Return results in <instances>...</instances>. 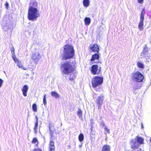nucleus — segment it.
Masks as SVG:
<instances>
[{
    "label": "nucleus",
    "mask_w": 151,
    "mask_h": 151,
    "mask_svg": "<svg viewBox=\"0 0 151 151\" xmlns=\"http://www.w3.org/2000/svg\"><path fill=\"white\" fill-rule=\"evenodd\" d=\"M63 50L62 54L61 59L66 60L72 58L75 55L74 47L68 44L63 47Z\"/></svg>",
    "instance_id": "obj_1"
},
{
    "label": "nucleus",
    "mask_w": 151,
    "mask_h": 151,
    "mask_svg": "<svg viewBox=\"0 0 151 151\" xmlns=\"http://www.w3.org/2000/svg\"><path fill=\"white\" fill-rule=\"evenodd\" d=\"M60 70L63 74L68 75L73 71L72 63L68 61L62 62L60 63Z\"/></svg>",
    "instance_id": "obj_2"
},
{
    "label": "nucleus",
    "mask_w": 151,
    "mask_h": 151,
    "mask_svg": "<svg viewBox=\"0 0 151 151\" xmlns=\"http://www.w3.org/2000/svg\"><path fill=\"white\" fill-rule=\"evenodd\" d=\"M40 16L39 11L37 9H28L27 18L29 20L32 21H36Z\"/></svg>",
    "instance_id": "obj_3"
},
{
    "label": "nucleus",
    "mask_w": 151,
    "mask_h": 151,
    "mask_svg": "<svg viewBox=\"0 0 151 151\" xmlns=\"http://www.w3.org/2000/svg\"><path fill=\"white\" fill-rule=\"evenodd\" d=\"M131 77L133 81L137 82H142L144 78L142 74L138 71L132 73Z\"/></svg>",
    "instance_id": "obj_4"
},
{
    "label": "nucleus",
    "mask_w": 151,
    "mask_h": 151,
    "mask_svg": "<svg viewBox=\"0 0 151 151\" xmlns=\"http://www.w3.org/2000/svg\"><path fill=\"white\" fill-rule=\"evenodd\" d=\"M103 81V78L99 76H95L92 79V85L93 88H96L101 85Z\"/></svg>",
    "instance_id": "obj_5"
},
{
    "label": "nucleus",
    "mask_w": 151,
    "mask_h": 151,
    "mask_svg": "<svg viewBox=\"0 0 151 151\" xmlns=\"http://www.w3.org/2000/svg\"><path fill=\"white\" fill-rule=\"evenodd\" d=\"M148 48L146 45L143 49L142 52L141 53V56L143 58H145L147 60L149 59L150 54L148 52Z\"/></svg>",
    "instance_id": "obj_6"
},
{
    "label": "nucleus",
    "mask_w": 151,
    "mask_h": 151,
    "mask_svg": "<svg viewBox=\"0 0 151 151\" xmlns=\"http://www.w3.org/2000/svg\"><path fill=\"white\" fill-rule=\"evenodd\" d=\"M41 58V56L39 52H33L31 56V59L36 64H37Z\"/></svg>",
    "instance_id": "obj_7"
},
{
    "label": "nucleus",
    "mask_w": 151,
    "mask_h": 151,
    "mask_svg": "<svg viewBox=\"0 0 151 151\" xmlns=\"http://www.w3.org/2000/svg\"><path fill=\"white\" fill-rule=\"evenodd\" d=\"M104 100V96L102 95L97 97L96 102L97 104L99 109H100L101 108V106L103 104Z\"/></svg>",
    "instance_id": "obj_8"
},
{
    "label": "nucleus",
    "mask_w": 151,
    "mask_h": 151,
    "mask_svg": "<svg viewBox=\"0 0 151 151\" xmlns=\"http://www.w3.org/2000/svg\"><path fill=\"white\" fill-rule=\"evenodd\" d=\"M130 144L131 149L134 150L138 149L140 146V145L134 139L131 140Z\"/></svg>",
    "instance_id": "obj_9"
},
{
    "label": "nucleus",
    "mask_w": 151,
    "mask_h": 151,
    "mask_svg": "<svg viewBox=\"0 0 151 151\" xmlns=\"http://www.w3.org/2000/svg\"><path fill=\"white\" fill-rule=\"evenodd\" d=\"M38 7V3L35 1H31L29 4V7L28 9H37Z\"/></svg>",
    "instance_id": "obj_10"
},
{
    "label": "nucleus",
    "mask_w": 151,
    "mask_h": 151,
    "mask_svg": "<svg viewBox=\"0 0 151 151\" xmlns=\"http://www.w3.org/2000/svg\"><path fill=\"white\" fill-rule=\"evenodd\" d=\"M98 68V67L97 65H93L91 67V69L90 70L91 73L94 75L97 74Z\"/></svg>",
    "instance_id": "obj_11"
},
{
    "label": "nucleus",
    "mask_w": 151,
    "mask_h": 151,
    "mask_svg": "<svg viewBox=\"0 0 151 151\" xmlns=\"http://www.w3.org/2000/svg\"><path fill=\"white\" fill-rule=\"evenodd\" d=\"M91 50L93 52L98 53L99 48V46L96 44H94L90 47Z\"/></svg>",
    "instance_id": "obj_12"
},
{
    "label": "nucleus",
    "mask_w": 151,
    "mask_h": 151,
    "mask_svg": "<svg viewBox=\"0 0 151 151\" xmlns=\"http://www.w3.org/2000/svg\"><path fill=\"white\" fill-rule=\"evenodd\" d=\"M140 82H136V83L134 85L133 88V91L134 93V92L135 91L140 88L141 86V85L139 83Z\"/></svg>",
    "instance_id": "obj_13"
},
{
    "label": "nucleus",
    "mask_w": 151,
    "mask_h": 151,
    "mask_svg": "<svg viewBox=\"0 0 151 151\" xmlns=\"http://www.w3.org/2000/svg\"><path fill=\"white\" fill-rule=\"evenodd\" d=\"M28 89V87L27 85H25L23 86L22 91V92L24 96H27V93Z\"/></svg>",
    "instance_id": "obj_14"
},
{
    "label": "nucleus",
    "mask_w": 151,
    "mask_h": 151,
    "mask_svg": "<svg viewBox=\"0 0 151 151\" xmlns=\"http://www.w3.org/2000/svg\"><path fill=\"white\" fill-rule=\"evenodd\" d=\"M134 140H136V141L137 143H138V144L140 145L142 144L143 143V139L141 137L137 136L136 137Z\"/></svg>",
    "instance_id": "obj_15"
},
{
    "label": "nucleus",
    "mask_w": 151,
    "mask_h": 151,
    "mask_svg": "<svg viewBox=\"0 0 151 151\" xmlns=\"http://www.w3.org/2000/svg\"><path fill=\"white\" fill-rule=\"evenodd\" d=\"M99 54L98 53H95L92 55L91 60V61L93 62L95 60H98L99 59Z\"/></svg>",
    "instance_id": "obj_16"
},
{
    "label": "nucleus",
    "mask_w": 151,
    "mask_h": 151,
    "mask_svg": "<svg viewBox=\"0 0 151 151\" xmlns=\"http://www.w3.org/2000/svg\"><path fill=\"white\" fill-rule=\"evenodd\" d=\"M111 148L109 145H105L102 147L101 151H110Z\"/></svg>",
    "instance_id": "obj_17"
},
{
    "label": "nucleus",
    "mask_w": 151,
    "mask_h": 151,
    "mask_svg": "<svg viewBox=\"0 0 151 151\" xmlns=\"http://www.w3.org/2000/svg\"><path fill=\"white\" fill-rule=\"evenodd\" d=\"M85 24L86 25H89L91 22V19L89 17H86L84 19Z\"/></svg>",
    "instance_id": "obj_18"
},
{
    "label": "nucleus",
    "mask_w": 151,
    "mask_h": 151,
    "mask_svg": "<svg viewBox=\"0 0 151 151\" xmlns=\"http://www.w3.org/2000/svg\"><path fill=\"white\" fill-rule=\"evenodd\" d=\"M50 150H55V147L54 145V142L52 139H50Z\"/></svg>",
    "instance_id": "obj_19"
},
{
    "label": "nucleus",
    "mask_w": 151,
    "mask_h": 151,
    "mask_svg": "<svg viewBox=\"0 0 151 151\" xmlns=\"http://www.w3.org/2000/svg\"><path fill=\"white\" fill-rule=\"evenodd\" d=\"M51 96L54 97L55 98L57 99L59 97V95L55 91H52L51 93Z\"/></svg>",
    "instance_id": "obj_20"
},
{
    "label": "nucleus",
    "mask_w": 151,
    "mask_h": 151,
    "mask_svg": "<svg viewBox=\"0 0 151 151\" xmlns=\"http://www.w3.org/2000/svg\"><path fill=\"white\" fill-rule=\"evenodd\" d=\"M90 4L89 0H83V6L86 7L89 6Z\"/></svg>",
    "instance_id": "obj_21"
},
{
    "label": "nucleus",
    "mask_w": 151,
    "mask_h": 151,
    "mask_svg": "<svg viewBox=\"0 0 151 151\" xmlns=\"http://www.w3.org/2000/svg\"><path fill=\"white\" fill-rule=\"evenodd\" d=\"M11 28V25H9V26L7 23H6L5 25L3 27V29L5 31H6L9 29Z\"/></svg>",
    "instance_id": "obj_22"
},
{
    "label": "nucleus",
    "mask_w": 151,
    "mask_h": 151,
    "mask_svg": "<svg viewBox=\"0 0 151 151\" xmlns=\"http://www.w3.org/2000/svg\"><path fill=\"white\" fill-rule=\"evenodd\" d=\"M84 135L82 133H81L78 136V139L79 141L81 142H82L84 139Z\"/></svg>",
    "instance_id": "obj_23"
},
{
    "label": "nucleus",
    "mask_w": 151,
    "mask_h": 151,
    "mask_svg": "<svg viewBox=\"0 0 151 151\" xmlns=\"http://www.w3.org/2000/svg\"><path fill=\"white\" fill-rule=\"evenodd\" d=\"M137 66L139 68H144V65L143 63L138 61L137 63Z\"/></svg>",
    "instance_id": "obj_24"
},
{
    "label": "nucleus",
    "mask_w": 151,
    "mask_h": 151,
    "mask_svg": "<svg viewBox=\"0 0 151 151\" xmlns=\"http://www.w3.org/2000/svg\"><path fill=\"white\" fill-rule=\"evenodd\" d=\"M143 22L140 21L139 24L138 28L140 30H142L143 29Z\"/></svg>",
    "instance_id": "obj_25"
},
{
    "label": "nucleus",
    "mask_w": 151,
    "mask_h": 151,
    "mask_svg": "<svg viewBox=\"0 0 151 151\" xmlns=\"http://www.w3.org/2000/svg\"><path fill=\"white\" fill-rule=\"evenodd\" d=\"M77 115L79 117L80 119H81L82 117V110L80 109H79L78 110L77 112Z\"/></svg>",
    "instance_id": "obj_26"
},
{
    "label": "nucleus",
    "mask_w": 151,
    "mask_h": 151,
    "mask_svg": "<svg viewBox=\"0 0 151 151\" xmlns=\"http://www.w3.org/2000/svg\"><path fill=\"white\" fill-rule=\"evenodd\" d=\"M145 13L144 12H141L140 17V21L144 22V19Z\"/></svg>",
    "instance_id": "obj_27"
},
{
    "label": "nucleus",
    "mask_w": 151,
    "mask_h": 151,
    "mask_svg": "<svg viewBox=\"0 0 151 151\" xmlns=\"http://www.w3.org/2000/svg\"><path fill=\"white\" fill-rule=\"evenodd\" d=\"M32 109H33V110L34 112H36L37 111V105L36 104L34 103L32 105Z\"/></svg>",
    "instance_id": "obj_28"
},
{
    "label": "nucleus",
    "mask_w": 151,
    "mask_h": 151,
    "mask_svg": "<svg viewBox=\"0 0 151 151\" xmlns=\"http://www.w3.org/2000/svg\"><path fill=\"white\" fill-rule=\"evenodd\" d=\"M38 126V122H35V127L34 128V132L35 133H36L37 132Z\"/></svg>",
    "instance_id": "obj_29"
},
{
    "label": "nucleus",
    "mask_w": 151,
    "mask_h": 151,
    "mask_svg": "<svg viewBox=\"0 0 151 151\" xmlns=\"http://www.w3.org/2000/svg\"><path fill=\"white\" fill-rule=\"evenodd\" d=\"M43 103L45 106L46 105V94H45L43 98Z\"/></svg>",
    "instance_id": "obj_30"
},
{
    "label": "nucleus",
    "mask_w": 151,
    "mask_h": 151,
    "mask_svg": "<svg viewBox=\"0 0 151 151\" xmlns=\"http://www.w3.org/2000/svg\"><path fill=\"white\" fill-rule=\"evenodd\" d=\"M49 130H54L55 129L52 123L49 124Z\"/></svg>",
    "instance_id": "obj_31"
},
{
    "label": "nucleus",
    "mask_w": 151,
    "mask_h": 151,
    "mask_svg": "<svg viewBox=\"0 0 151 151\" xmlns=\"http://www.w3.org/2000/svg\"><path fill=\"white\" fill-rule=\"evenodd\" d=\"M76 78L75 75L73 73L71 74L69 77V80L72 81Z\"/></svg>",
    "instance_id": "obj_32"
},
{
    "label": "nucleus",
    "mask_w": 151,
    "mask_h": 151,
    "mask_svg": "<svg viewBox=\"0 0 151 151\" xmlns=\"http://www.w3.org/2000/svg\"><path fill=\"white\" fill-rule=\"evenodd\" d=\"M54 131L51 130H50V139H52L53 137V134L54 133Z\"/></svg>",
    "instance_id": "obj_33"
},
{
    "label": "nucleus",
    "mask_w": 151,
    "mask_h": 151,
    "mask_svg": "<svg viewBox=\"0 0 151 151\" xmlns=\"http://www.w3.org/2000/svg\"><path fill=\"white\" fill-rule=\"evenodd\" d=\"M38 142V140L37 138H34L33 139L32 141V143L33 144H35L36 142Z\"/></svg>",
    "instance_id": "obj_34"
},
{
    "label": "nucleus",
    "mask_w": 151,
    "mask_h": 151,
    "mask_svg": "<svg viewBox=\"0 0 151 151\" xmlns=\"http://www.w3.org/2000/svg\"><path fill=\"white\" fill-rule=\"evenodd\" d=\"M11 53L12 54H14V47H12L11 48Z\"/></svg>",
    "instance_id": "obj_35"
},
{
    "label": "nucleus",
    "mask_w": 151,
    "mask_h": 151,
    "mask_svg": "<svg viewBox=\"0 0 151 151\" xmlns=\"http://www.w3.org/2000/svg\"><path fill=\"white\" fill-rule=\"evenodd\" d=\"M101 67H99V69H98V72H97V74L99 75V74L100 73H101Z\"/></svg>",
    "instance_id": "obj_36"
},
{
    "label": "nucleus",
    "mask_w": 151,
    "mask_h": 151,
    "mask_svg": "<svg viewBox=\"0 0 151 151\" xmlns=\"http://www.w3.org/2000/svg\"><path fill=\"white\" fill-rule=\"evenodd\" d=\"M104 129H105L106 132L108 133H110V130L109 129H108L107 128L105 127H104Z\"/></svg>",
    "instance_id": "obj_37"
},
{
    "label": "nucleus",
    "mask_w": 151,
    "mask_h": 151,
    "mask_svg": "<svg viewBox=\"0 0 151 151\" xmlns=\"http://www.w3.org/2000/svg\"><path fill=\"white\" fill-rule=\"evenodd\" d=\"M4 81L1 78H0V88H1L3 84Z\"/></svg>",
    "instance_id": "obj_38"
},
{
    "label": "nucleus",
    "mask_w": 151,
    "mask_h": 151,
    "mask_svg": "<svg viewBox=\"0 0 151 151\" xmlns=\"http://www.w3.org/2000/svg\"><path fill=\"white\" fill-rule=\"evenodd\" d=\"M17 65L19 67V68H20L21 66H22L21 65V62L20 61H19V62H17Z\"/></svg>",
    "instance_id": "obj_39"
},
{
    "label": "nucleus",
    "mask_w": 151,
    "mask_h": 151,
    "mask_svg": "<svg viewBox=\"0 0 151 151\" xmlns=\"http://www.w3.org/2000/svg\"><path fill=\"white\" fill-rule=\"evenodd\" d=\"M9 4L8 2H6V3H5V6L6 7V9H8V7L9 6Z\"/></svg>",
    "instance_id": "obj_40"
},
{
    "label": "nucleus",
    "mask_w": 151,
    "mask_h": 151,
    "mask_svg": "<svg viewBox=\"0 0 151 151\" xmlns=\"http://www.w3.org/2000/svg\"><path fill=\"white\" fill-rule=\"evenodd\" d=\"M90 121H91V126L92 127L93 126V124H94V122H93V120L92 119H90Z\"/></svg>",
    "instance_id": "obj_41"
},
{
    "label": "nucleus",
    "mask_w": 151,
    "mask_h": 151,
    "mask_svg": "<svg viewBox=\"0 0 151 151\" xmlns=\"http://www.w3.org/2000/svg\"><path fill=\"white\" fill-rule=\"evenodd\" d=\"M32 151H42L40 149L37 148L33 150Z\"/></svg>",
    "instance_id": "obj_42"
},
{
    "label": "nucleus",
    "mask_w": 151,
    "mask_h": 151,
    "mask_svg": "<svg viewBox=\"0 0 151 151\" xmlns=\"http://www.w3.org/2000/svg\"><path fill=\"white\" fill-rule=\"evenodd\" d=\"M13 60H14V61L16 63H17V62H19V60L18 59H17V58H15L14 59H13Z\"/></svg>",
    "instance_id": "obj_43"
},
{
    "label": "nucleus",
    "mask_w": 151,
    "mask_h": 151,
    "mask_svg": "<svg viewBox=\"0 0 151 151\" xmlns=\"http://www.w3.org/2000/svg\"><path fill=\"white\" fill-rule=\"evenodd\" d=\"M20 68H22V69L24 70H27V68L25 67H24V66L22 65L21 67H20Z\"/></svg>",
    "instance_id": "obj_44"
},
{
    "label": "nucleus",
    "mask_w": 151,
    "mask_h": 151,
    "mask_svg": "<svg viewBox=\"0 0 151 151\" xmlns=\"http://www.w3.org/2000/svg\"><path fill=\"white\" fill-rule=\"evenodd\" d=\"M144 0H137L138 2L140 4H142Z\"/></svg>",
    "instance_id": "obj_45"
},
{
    "label": "nucleus",
    "mask_w": 151,
    "mask_h": 151,
    "mask_svg": "<svg viewBox=\"0 0 151 151\" xmlns=\"http://www.w3.org/2000/svg\"><path fill=\"white\" fill-rule=\"evenodd\" d=\"M36 118V122H38V118L37 116H35Z\"/></svg>",
    "instance_id": "obj_46"
},
{
    "label": "nucleus",
    "mask_w": 151,
    "mask_h": 151,
    "mask_svg": "<svg viewBox=\"0 0 151 151\" xmlns=\"http://www.w3.org/2000/svg\"><path fill=\"white\" fill-rule=\"evenodd\" d=\"M12 58L13 59H14L15 58H16V56L14 54H12Z\"/></svg>",
    "instance_id": "obj_47"
},
{
    "label": "nucleus",
    "mask_w": 151,
    "mask_h": 151,
    "mask_svg": "<svg viewBox=\"0 0 151 151\" xmlns=\"http://www.w3.org/2000/svg\"><path fill=\"white\" fill-rule=\"evenodd\" d=\"M94 135L93 134H90V137H91L93 138L94 137Z\"/></svg>",
    "instance_id": "obj_48"
},
{
    "label": "nucleus",
    "mask_w": 151,
    "mask_h": 151,
    "mask_svg": "<svg viewBox=\"0 0 151 151\" xmlns=\"http://www.w3.org/2000/svg\"><path fill=\"white\" fill-rule=\"evenodd\" d=\"M141 126L142 128V129H143L144 128V127H143V124L142 123L141 124Z\"/></svg>",
    "instance_id": "obj_49"
},
{
    "label": "nucleus",
    "mask_w": 151,
    "mask_h": 151,
    "mask_svg": "<svg viewBox=\"0 0 151 151\" xmlns=\"http://www.w3.org/2000/svg\"><path fill=\"white\" fill-rule=\"evenodd\" d=\"M93 126H92H92H91V132L93 130Z\"/></svg>",
    "instance_id": "obj_50"
},
{
    "label": "nucleus",
    "mask_w": 151,
    "mask_h": 151,
    "mask_svg": "<svg viewBox=\"0 0 151 151\" xmlns=\"http://www.w3.org/2000/svg\"><path fill=\"white\" fill-rule=\"evenodd\" d=\"M82 143H81V144L79 145L80 147H82Z\"/></svg>",
    "instance_id": "obj_51"
},
{
    "label": "nucleus",
    "mask_w": 151,
    "mask_h": 151,
    "mask_svg": "<svg viewBox=\"0 0 151 151\" xmlns=\"http://www.w3.org/2000/svg\"><path fill=\"white\" fill-rule=\"evenodd\" d=\"M49 151H55V150H50Z\"/></svg>",
    "instance_id": "obj_52"
},
{
    "label": "nucleus",
    "mask_w": 151,
    "mask_h": 151,
    "mask_svg": "<svg viewBox=\"0 0 151 151\" xmlns=\"http://www.w3.org/2000/svg\"><path fill=\"white\" fill-rule=\"evenodd\" d=\"M145 11V9H143L142 10V12H143Z\"/></svg>",
    "instance_id": "obj_53"
},
{
    "label": "nucleus",
    "mask_w": 151,
    "mask_h": 151,
    "mask_svg": "<svg viewBox=\"0 0 151 151\" xmlns=\"http://www.w3.org/2000/svg\"><path fill=\"white\" fill-rule=\"evenodd\" d=\"M150 142H151V137L150 139Z\"/></svg>",
    "instance_id": "obj_54"
},
{
    "label": "nucleus",
    "mask_w": 151,
    "mask_h": 151,
    "mask_svg": "<svg viewBox=\"0 0 151 151\" xmlns=\"http://www.w3.org/2000/svg\"><path fill=\"white\" fill-rule=\"evenodd\" d=\"M34 1L33 0H31V1Z\"/></svg>",
    "instance_id": "obj_55"
}]
</instances>
